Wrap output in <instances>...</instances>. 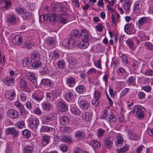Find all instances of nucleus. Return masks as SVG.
<instances>
[{"instance_id":"f257e3e1","label":"nucleus","mask_w":153,"mask_h":153,"mask_svg":"<svg viewBox=\"0 0 153 153\" xmlns=\"http://www.w3.org/2000/svg\"><path fill=\"white\" fill-rule=\"evenodd\" d=\"M131 112L135 115L137 119L139 120L143 119L146 114L145 109L142 106L139 105L134 106Z\"/></svg>"},{"instance_id":"f03ea898","label":"nucleus","mask_w":153,"mask_h":153,"mask_svg":"<svg viewBox=\"0 0 153 153\" xmlns=\"http://www.w3.org/2000/svg\"><path fill=\"white\" fill-rule=\"evenodd\" d=\"M114 142V137L111 136H106L103 141L104 146L108 149H110L112 146Z\"/></svg>"},{"instance_id":"7ed1b4c3","label":"nucleus","mask_w":153,"mask_h":153,"mask_svg":"<svg viewBox=\"0 0 153 153\" xmlns=\"http://www.w3.org/2000/svg\"><path fill=\"white\" fill-rule=\"evenodd\" d=\"M32 98L38 102H40L44 97V92L41 90H36L32 95Z\"/></svg>"},{"instance_id":"20e7f679","label":"nucleus","mask_w":153,"mask_h":153,"mask_svg":"<svg viewBox=\"0 0 153 153\" xmlns=\"http://www.w3.org/2000/svg\"><path fill=\"white\" fill-rule=\"evenodd\" d=\"M124 30L125 32L129 35L134 34L136 31L134 25L132 23L126 24L124 26Z\"/></svg>"},{"instance_id":"39448f33","label":"nucleus","mask_w":153,"mask_h":153,"mask_svg":"<svg viewBox=\"0 0 153 153\" xmlns=\"http://www.w3.org/2000/svg\"><path fill=\"white\" fill-rule=\"evenodd\" d=\"M80 33L77 30H74L71 33V37H70L74 42L76 43L80 39Z\"/></svg>"},{"instance_id":"423d86ee","label":"nucleus","mask_w":153,"mask_h":153,"mask_svg":"<svg viewBox=\"0 0 153 153\" xmlns=\"http://www.w3.org/2000/svg\"><path fill=\"white\" fill-rule=\"evenodd\" d=\"M6 134H11L14 138L17 137L19 134V131L16 130L14 127L8 128L5 130Z\"/></svg>"},{"instance_id":"0eeeda50","label":"nucleus","mask_w":153,"mask_h":153,"mask_svg":"<svg viewBox=\"0 0 153 153\" xmlns=\"http://www.w3.org/2000/svg\"><path fill=\"white\" fill-rule=\"evenodd\" d=\"M29 124L31 128L36 129L39 126V120L38 118H32L29 120Z\"/></svg>"},{"instance_id":"6e6552de","label":"nucleus","mask_w":153,"mask_h":153,"mask_svg":"<svg viewBox=\"0 0 153 153\" xmlns=\"http://www.w3.org/2000/svg\"><path fill=\"white\" fill-rule=\"evenodd\" d=\"M28 83L24 79H21L19 83V86L21 88L23 89V91L27 92H29L30 90L28 87Z\"/></svg>"},{"instance_id":"1a4fd4ad","label":"nucleus","mask_w":153,"mask_h":153,"mask_svg":"<svg viewBox=\"0 0 153 153\" xmlns=\"http://www.w3.org/2000/svg\"><path fill=\"white\" fill-rule=\"evenodd\" d=\"M76 43H75L70 38H68L66 39H64L62 42L63 45L65 47H68L71 46V47H74L76 46Z\"/></svg>"},{"instance_id":"9d476101","label":"nucleus","mask_w":153,"mask_h":153,"mask_svg":"<svg viewBox=\"0 0 153 153\" xmlns=\"http://www.w3.org/2000/svg\"><path fill=\"white\" fill-rule=\"evenodd\" d=\"M51 9L53 11H60L61 10H64V11H66L67 9L65 7H62L61 6V4L60 3L55 4L53 3L51 4Z\"/></svg>"},{"instance_id":"9b49d317","label":"nucleus","mask_w":153,"mask_h":153,"mask_svg":"<svg viewBox=\"0 0 153 153\" xmlns=\"http://www.w3.org/2000/svg\"><path fill=\"white\" fill-rule=\"evenodd\" d=\"M81 40L80 41L78 40V42H76V46H77L78 48L82 49L87 48L89 45L88 41Z\"/></svg>"},{"instance_id":"f8f14e48","label":"nucleus","mask_w":153,"mask_h":153,"mask_svg":"<svg viewBox=\"0 0 153 153\" xmlns=\"http://www.w3.org/2000/svg\"><path fill=\"white\" fill-rule=\"evenodd\" d=\"M8 116L12 119H16L19 117V114L17 111L13 109H10L7 112Z\"/></svg>"},{"instance_id":"ddd939ff","label":"nucleus","mask_w":153,"mask_h":153,"mask_svg":"<svg viewBox=\"0 0 153 153\" xmlns=\"http://www.w3.org/2000/svg\"><path fill=\"white\" fill-rule=\"evenodd\" d=\"M16 92L13 91H11L10 90H7L5 93V96L6 98L10 100H13L15 97Z\"/></svg>"},{"instance_id":"4468645a","label":"nucleus","mask_w":153,"mask_h":153,"mask_svg":"<svg viewBox=\"0 0 153 153\" xmlns=\"http://www.w3.org/2000/svg\"><path fill=\"white\" fill-rule=\"evenodd\" d=\"M131 4L132 1L130 0H125L123 5L124 10L127 12H129L130 10Z\"/></svg>"},{"instance_id":"2eb2a0df","label":"nucleus","mask_w":153,"mask_h":153,"mask_svg":"<svg viewBox=\"0 0 153 153\" xmlns=\"http://www.w3.org/2000/svg\"><path fill=\"white\" fill-rule=\"evenodd\" d=\"M85 134V133L84 131L78 130L75 132L74 136L77 140H79L84 138Z\"/></svg>"},{"instance_id":"dca6fc26","label":"nucleus","mask_w":153,"mask_h":153,"mask_svg":"<svg viewBox=\"0 0 153 153\" xmlns=\"http://www.w3.org/2000/svg\"><path fill=\"white\" fill-rule=\"evenodd\" d=\"M21 47L23 48H27L28 49L33 48L34 47L33 43L30 41L26 40L25 43L21 45Z\"/></svg>"},{"instance_id":"f3484780","label":"nucleus","mask_w":153,"mask_h":153,"mask_svg":"<svg viewBox=\"0 0 153 153\" xmlns=\"http://www.w3.org/2000/svg\"><path fill=\"white\" fill-rule=\"evenodd\" d=\"M22 42V37L20 35H17L13 37L12 40V43L15 45H20Z\"/></svg>"},{"instance_id":"a211bd4d","label":"nucleus","mask_w":153,"mask_h":153,"mask_svg":"<svg viewBox=\"0 0 153 153\" xmlns=\"http://www.w3.org/2000/svg\"><path fill=\"white\" fill-rule=\"evenodd\" d=\"M79 105L80 108L83 110L88 109L89 107V104L88 102L82 100L79 102Z\"/></svg>"},{"instance_id":"6ab92c4d","label":"nucleus","mask_w":153,"mask_h":153,"mask_svg":"<svg viewBox=\"0 0 153 153\" xmlns=\"http://www.w3.org/2000/svg\"><path fill=\"white\" fill-rule=\"evenodd\" d=\"M4 81L5 84L6 85L8 86L12 85L14 83L15 78L7 76L4 79Z\"/></svg>"},{"instance_id":"aec40b11","label":"nucleus","mask_w":153,"mask_h":153,"mask_svg":"<svg viewBox=\"0 0 153 153\" xmlns=\"http://www.w3.org/2000/svg\"><path fill=\"white\" fill-rule=\"evenodd\" d=\"M58 108L59 111L62 112L66 111L68 109L67 104L65 102H60L58 103Z\"/></svg>"},{"instance_id":"412c9836","label":"nucleus","mask_w":153,"mask_h":153,"mask_svg":"<svg viewBox=\"0 0 153 153\" xmlns=\"http://www.w3.org/2000/svg\"><path fill=\"white\" fill-rule=\"evenodd\" d=\"M107 120L110 123H115L117 120V119L115 115L110 111L108 114Z\"/></svg>"},{"instance_id":"4be33fe9","label":"nucleus","mask_w":153,"mask_h":153,"mask_svg":"<svg viewBox=\"0 0 153 153\" xmlns=\"http://www.w3.org/2000/svg\"><path fill=\"white\" fill-rule=\"evenodd\" d=\"M80 38L82 40L88 41V31L85 30H83L80 33Z\"/></svg>"},{"instance_id":"5701e85b","label":"nucleus","mask_w":153,"mask_h":153,"mask_svg":"<svg viewBox=\"0 0 153 153\" xmlns=\"http://www.w3.org/2000/svg\"><path fill=\"white\" fill-rule=\"evenodd\" d=\"M7 20L8 22L11 25H14L16 23V17L13 14L8 15L7 17Z\"/></svg>"},{"instance_id":"b1692460","label":"nucleus","mask_w":153,"mask_h":153,"mask_svg":"<svg viewBox=\"0 0 153 153\" xmlns=\"http://www.w3.org/2000/svg\"><path fill=\"white\" fill-rule=\"evenodd\" d=\"M128 133L129 137L131 140H138L140 138V136L135 134L133 131H128Z\"/></svg>"},{"instance_id":"393cba45","label":"nucleus","mask_w":153,"mask_h":153,"mask_svg":"<svg viewBox=\"0 0 153 153\" xmlns=\"http://www.w3.org/2000/svg\"><path fill=\"white\" fill-rule=\"evenodd\" d=\"M117 74L120 76L123 77V78H125L127 76V72L125 69L122 67L119 68L117 71Z\"/></svg>"},{"instance_id":"a878e982","label":"nucleus","mask_w":153,"mask_h":153,"mask_svg":"<svg viewBox=\"0 0 153 153\" xmlns=\"http://www.w3.org/2000/svg\"><path fill=\"white\" fill-rule=\"evenodd\" d=\"M92 114L90 112H86L82 115V118L84 120L86 121H89L92 119Z\"/></svg>"},{"instance_id":"bb28decb","label":"nucleus","mask_w":153,"mask_h":153,"mask_svg":"<svg viewBox=\"0 0 153 153\" xmlns=\"http://www.w3.org/2000/svg\"><path fill=\"white\" fill-rule=\"evenodd\" d=\"M141 2L139 1L135 2L134 7V11L135 13H139L140 12L141 8Z\"/></svg>"},{"instance_id":"cd10ccee","label":"nucleus","mask_w":153,"mask_h":153,"mask_svg":"<svg viewBox=\"0 0 153 153\" xmlns=\"http://www.w3.org/2000/svg\"><path fill=\"white\" fill-rule=\"evenodd\" d=\"M115 142L117 146H121L123 143V139L121 134H119L116 137Z\"/></svg>"},{"instance_id":"c85d7f7f","label":"nucleus","mask_w":153,"mask_h":153,"mask_svg":"<svg viewBox=\"0 0 153 153\" xmlns=\"http://www.w3.org/2000/svg\"><path fill=\"white\" fill-rule=\"evenodd\" d=\"M50 137L48 135H44L42 138V142L45 146L48 144L50 141Z\"/></svg>"},{"instance_id":"c756f323","label":"nucleus","mask_w":153,"mask_h":153,"mask_svg":"<svg viewBox=\"0 0 153 153\" xmlns=\"http://www.w3.org/2000/svg\"><path fill=\"white\" fill-rule=\"evenodd\" d=\"M15 10L16 12L18 15H23L26 10L24 7L19 6L16 7L15 9Z\"/></svg>"},{"instance_id":"7c9ffc66","label":"nucleus","mask_w":153,"mask_h":153,"mask_svg":"<svg viewBox=\"0 0 153 153\" xmlns=\"http://www.w3.org/2000/svg\"><path fill=\"white\" fill-rule=\"evenodd\" d=\"M41 83L43 85L46 86H52L53 85V83L51 81L48 79H42L41 80Z\"/></svg>"},{"instance_id":"2f4dec72","label":"nucleus","mask_w":153,"mask_h":153,"mask_svg":"<svg viewBox=\"0 0 153 153\" xmlns=\"http://www.w3.org/2000/svg\"><path fill=\"white\" fill-rule=\"evenodd\" d=\"M27 76L28 79L33 83H35L36 81V79L34 74L32 73L28 72L27 73Z\"/></svg>"},{"instance_id":"473e14b6","label":"nucleus","mask_w":153,"mask_h":153,"mask_svg":"<svg viewBox=\"0 0 153 153\" xmlns=\"http://www.w3.org/2000/svg\"><path fill=\"white\" fill-rule=\"evenodd\" d=\"M66 82L68 86L71 87H73L75 84L76 82L74 78L70 77L67 79Z\"/></svg>"},{"instance_id":"72a5a7b5","label":"nucleus","mask_w":153,"mask_h":153,"mask_svg":"<svg viewBox=\"0 0 153 153\" xmlns=\"http://www.w3.org/2000/svg\"><path fill=\"white\" fill-rule=\"evenodd\" d=\"M11 2L10 1H5L3 3V4L1 5V8L6 10L9 9L11 6Z\"/></svg>"},{"instance_id":"f704fd0d","label":"nucleus","mask_w":153,"mask_h":153,"mask_svg":"<svg viewBox=\"0 0 153 153\" xmlns=\"http://www.w3.org/2000/svg\"><path fill=\"white\" fill-rule=\"evenodd\" d=\"M149 21L148 18L143 17L140 18L138 21L139 25L141 26H143L145 24L147 23Z\"/></svg>"},{"instance_id":"c9c22d12","label":"nucleus","mask_w":153,"mask_h":153,"mask_svg":"<svg viewBox=\"0 0 153 153\" xmlns=\"http://www.w3.org/2000/svg\"><path fill=\"white\" fill-rule=\"evenodd\" d=\"M42 108L45 110L49 111L51 108V105L48 102L44 101L42 104Z\"/></svg>"},{"instance_id":"e433bc0d","label":"nucleus","mask_w":153,"mask_h":153,"mask_svg":"<svg viewBox=\"0 0 153 153\" xmlns=\"http://www.w3.org/2000/svg\"><path fill=\"white\" fill-rule=\"evenodd\" d=\"M71 111L72 113L75 115H79L81 114L80 110L74 105L71 106Z\"/></svg>"},{"instance_id":"4c0bfd02","label":"nucleus","mask_w":153,"mask_h":153,"mask_svg":"<svg viewBox=\"0 0 153 153\" xmlns=\"http://www.w3.org/2000/svg\"><path fill=\"white\" fill-rule=\"evenodd\" d=\"M89 144L95 149L98 148L100 146L99 142L95 140H91L89 142Z\"/></svg>"},{"instance_id":"58836bf2","label":"nucleus","mask_w":153,"mask_h":153,"mask_svg":"<svg viewBox=\"0 0 153 153\" xmlns=\"http://www.w3.org/2000/svg\"><path fill=\"white\" fill-rule=\"evenodd\" d=\"M120 16L118 13H117L116 15V19L114 15L111 16V20L112 22L114 23V25H116L117 23H118L120 21Z\"/></svg>"},{"instance_id":"ea45409f","label":"nucleus","mask_w":153,"mask_h":153,"mask_svg":"<svg viewBox=\"0 0 153 153\" xmlns=\"http://www.w3.org/2000/svg\"><path fill=\"white\" fill-rule=\"evenodd\" d=\"M69 121L68 117L65 115L62 117L60 119V123L62 125L67 124Z\"/></svg>"},{"instance_id":"a19ab883","label":"nucleus","mask_w":153,"mask_h":153,"mask_svg":"<svg viewBox=\"0 0 153 153\" xmlns=\"http://www.w3.org/2000/svg\"><path fill=\"white\" fill-rule=\"evenodd\" d=\"M126 43L130 49L132 50H134L135 48L134 44L131 39H129L126 41Z\"/></svg>"},{"instance_id":"79ce46f5","label":"nucleus","mask_w":153,"mask_h":153,"mask_svg":"<svg viewBox=\"0 0 153 153\" xmlns=\"http://www.w3.org/2000/svg\"><path fill=\"white\" fill-rule=\"evenodd\" d=\"M33 148L32 146L27 145L24 148V153H33Z\"/></svg>"},{"instance_id":"37998d69","label":"nucleus","mask_w":153,"mask_h":153,"mask_svg":"<svg viewBox=\"0 0 153 153\" xmlns=\"http://www.w3.org/2000/svg\"><path fill=\"white\" fill-rule=\"evenodd\" d=\"M53 128L47 126H43L40 129V131L42 132H49L52 131Z\"/></svg>"},{"instance_id":"c03bdc74","label":"nucleus","mask_w":153,"mask_h":153,"mask_svg":"<svg viewBox=\"0 0 153 153\" xmlns=\"http://www.w3.org/2000/svg\"><path fill=\"white\" fill-rule=\"evenodd\" d=\"M31 60L29 58H25L23 60V64L25 67H29L30 65Z\"/></svg>"},{"instance_id":"a18cd8bd","label":"nucleus","mask_w":153,"mask_h":153,"mask_svg":"<svg viewBox=\"0 0 153 153\" xmlns=\"http://www.w3.org/2000/svg\"><path fill=\"white\" fill-rule=\"evenodd\" d=\"M76 90L78 93L82 94L85 91V88L82 85H79L76 88Z\"/></svg>"},{"instance_id":"49530a36","label":"nucleus","mask_w":153,"mask_h":153,"mask_svg":"<svg viewBox=\"0 0 153 153\" xmlns=\"http://www.w3.org/2000/svg\"><path fill=\"white\" fill-rule=\"evenodd\" d=\"M65 13H63V15H61L60 18V22L62 24L64 25L67 23L68 21V19L65 16Z\"/></svg>"},{"instance_id":"de8ad7c7","label":"nucleus","mask_w":153,"mask_h":153,"mask_svg":"<svg viewBox=\"0 0 153 153\" xmlns=\"http://www.w3.org/2000/svg\"><path fill=\"white\" fill-rule=\"evenodd\" d=\"M74 98L72 93L70 92H66L65 94V98L68 101H71Z\"/></svg>"},{"instance_id":"09e8293b","label":"nucleus","mask_w":153,"mask_h":153,"mask_svg":"<svg viewBox=\"0 0 153 153\" xmlns=\"http://www.w3.org/2000/svg\"><path fill=\"white\" fill-rule=\"evenodd\" d=\"M19 97L22 102H24L26 101L27 99V95H26L25 93L21 92Z\"/></svg>"},{"instance_id":"8fccbe9b","label":"nucleus","mask_w":153,"mask_h":153,"mask_svg":"<svg viewBox=\"0 0 153 153\" xmlns=\"http://www.w3.org/2000/svg\"><path fill=\"white\" fill-rule=\"evenodd\" d=\"M61 15L58 13H53L51 17V19L54 22H56L60 18Z\"/></svg>"},{"instance_id":"3c124183","label":"nucleus","mask_w":153,"mask_h":153,"mask_svg":"<svg viewBox=\"0 0 153 153\" xmlns=\"http://www.w3.org/2000/svg\"><path fill=\"white\" fill-rule=\"evenodd\" d=\"M129 149V146L127 145H126L125 146L117 150V152L119 153H123L127 151Z\"/></svg>"},{"instance_id":"603ef678","label":"nucleus","mask_w":153,"mask_h":153,"mask_svg":"<svg viewBox=\"0 0 153 153\" xmlns=\"http://www.w3.org/2000/svg\"><path fill=\"white\" fill-rule=\"evenodd\" d=\"M60 56L59 53L57 51H55L53 52L52 59L55 61Z\"/></svg>"},{"instance_id":"864d4df0","label":"nucleus","mask_w":153,"mask_h":153,"mask_svg":"<svg viewBox=\"0 0 153 153\" xmlns=\"http://www.w3.org/2000/svg\"><path fill=\"white\" fill-rule=\"evenodd\" d=\"M42 65L41 62L39 60H36L34 61L33 62L32 66L34 68H36L39 67Z\"/></svg>"},{"instance_id":"5fc2aeb1","label":"nucleus","mask_w":153,"mask_h":153,"mask_svg":"<svg viewBox=\"0 0 153 153\" xmlns=\"http://www.w3.org/2000/svg\"><path fill=\"white\" fill-rule=\"evenodd\" d=\"M55 39L52 37L47 38L46 39V42L49 46H51L54 44L55 42Z\"/></svg>"},{"instance_id":"6e6d98bb","label":"nucleus","mask_w":153,"mask_h":153,"mask_svg":"<svg viewBox=\"0 0 153 153\" xmlns=\"http://www.w3.org/2000/svg\"><path fill=\"white\" fill-rule=\"evenodd\" d=\"M33 103L30 101H27L25 103V105L26 108L30 110H32L33 108Z\"/></svg>"},{"instance_id":"4d7b16f0","label":"nucleus","mask_w":153,"mask_h":153,"mask_svg":"<svg viewBox=\"0 0 153 153\" xmlns=\"http://www.w3.org/2000/svg\"><path fill=\"white\" fill-rule=\"evenodd\" d=\"M31 57L33 61L39 60L40 56L39 55L36 53H32L31 55Z\"/></svg>"},{"instance_id":"13d9d810","label":"nucleus","mask_w":153,"mask_h":153,"mask_svg":"<svg viewBox=\"0 0 153 153\" xmlns=\"http://www.w3.org/2000/svg\"><path fill=\"white\" fill-rule=\"evenodd\" d=\"M24 16L23 15V17L24 19H30L32 17V14L31 13L27 11V10L23 14Z\"/></svg>"},{"instance_id":"bf43d9fd","label":"nucleus","mask_w":153,"mask_h":153,"mask_svg":"<svg viewBox=\"0 0 153 153\" xmlns=\"http://www.w3.org/2000/svg\"><path fill=\"white\" fill-rule=\"evenodd\" d=\"M105 131L102 128H99L97 130V137L98 138H100L104 135Z\"/></svg>"},{"instance_id":"052dcab7","label":"nucleus","mask_w":153,"mask_h":153,"mask_svg":"<svg viewBox=\"0 0 153 153\" xmlns=\"http://www.w3.org/2000/svg\"><path fill=\"white\" fill-rule=\"evenodd\" d=\"M46 97L48 101H53L54 99V95L51 93L47 92Z\"/></svg>"},{"instance_id":"680f3d73","label":"nucleus","mask_w":153,"mask_h":153,"mask_svg":"<svg viewBox=\"0 0 153 153\" xmlns=\"http://www.w3.org/2000/svg\"><path fill=\"white\" fill-rule=\"evenodd\" d=\"M24 137L26 138H28L30 136V131L27 129H25L22 132Z\"/></svg>"},{"instance_id":"e2e57ef3","label":"nucleus","mask_w":153,"mask_h":153,"mask_svg":"<svg viewBox=\"0 0 153 153\" xmlns=\"http://www.w3.org/2000/svg\"><path fill=\"white\" fill-rule=\"evenodd\" d=\"M110 113V111H109L106 110L104 109L102 112V116L101 117L102 118L105 119L108 117V116L109 114Z\"/></svg>"},{"instance_id":"0e129e2a","label":"nucleus","mask_w":153,"mask_h":153,"mask_svg":"<svg viewBox=\"0 0 153 153\" xmlns=\"http://www.w3.org/2000/svg\"><path fill=\"white\" fill-rule=\"evenodd\" d=\"M57 65L59 68L61 69H63L65 66V63L62 60L59 61L57 62Z\"/></svg>"},{"instance_id":"69168bd1","label":"nucleus","mask_w":153,"mask_h":153,"mask_svg":"<svg viewBox=\"0 0 153 153\" xmlns=\"http://www.w3.org/2000/svg\"><path fill=\"white\" fill-rule=\"evenodd\" d=\"M62 140L65 143H70L71 142V138L69 136H63L62 137Z\"/></svg>"},{"instance_id":"338daca9","label":"nucleus","mask_w":153,"mask_h":153,"mask_svg":"<svg viewBox=\"0 0 153 153\" xmlns=\"http://www.w3.org/2000/svg\"><path fill=\"white\" fill-rule=\"evenodd\" d=\"M25 125L24 122L22 120L18 121L15 124V126L19 128H22Z\"/></svg>"},{"instance_id":"774afa93","label":"nucleus","mask_w":153,"mask_h":153,"mask_svg":"<svg viewBox=\"0 0 153 153\" xmlns=\"http://www.w3.org/2000/svg\"><path fill=\"white\" fill-rule=\"evenodd\" d=\"M135 80V78L134 76H131L127 80L126 83H128L129 85H131V84L134 83Z\"/></svg>"}]
</instances>
